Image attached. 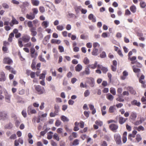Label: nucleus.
<instances>
[{
    "instance_id": "1",
    "label": "nucleus",
    "mask_w": 146,
    "mask_h": 146,
    "mask_svg": "<svg viewBox=\"0 0 146 146\" xmlns=\"http://www.w3.org/2000/svg\"><path fill=\"white\" fill-rule=\"evenodd\" d=\"M33 14L30 13V14H27L26 15V17L29 20H33L35 18V15L37 14L38 12V10L37 8H34L32 9Z\"/></svg>"
},
{
    "instance_id": "2",
    "label": "nucleus",
    "mask_w": 146,
    "mask_h": 146,
    "mask_svg": "<svg viewBox=\"0 0 146 146\" xmlns=\"http://www.w3.org/2000/svg\"><path fill=\"white\" fill-rule=\"evenodd\" d=\"M35 89L39 94H41L44 93L45 91V89L43 87L38 85L35 86Z\"/></svg>"
},
{
    "instance_id": "3",
    "label": "nucleus",
    "mask_w": 146,
    "mask_h": 146,
    "mask_svg": "<svg viewBox=\"0 0 146 146\" xmlns=\"http://www.w3.org/2000/svg\"><path fill=\"white\" fill-rule=\"evenodd\" d=\"M114 138L117 144L120 145L121 144V136L119 134L115 133L114 134Z\"/></svg>"
},
{
    "instance_id": "4",
    "label": "nucleus",
    "mask_w": 146,
    "mask_h": 146,
    "mask_svg": "<svg viewBox=\"0 0 146 146\" xmlns=\"http://www.w3.org/2000/svg\"><path fill=\"white\" fill-rule=\"evenodd\" d=\"M110 129L114 132L117 131V129L118 128V126L117 124L112 123L109 126Z\"/></svg>"
},
{
    "instance_id": "5",
    "label": "nucleus",
    "mask_w": 146,
    "mask_h": 146,
    "mask_svg": "<svg viewBox=\"0 0 146 146\" xmlns=\"http://www.w3.org/2000/svg\"><path fill=\"white\" fill-rule=\"evenodd\" d=\"M3 62L4 64L9 65L13 63L12 60L9 57H5L4 58Z\"/></svg>"
},
{
    "instance_id": "6",
    "label": "nucleus",
    "mask_w": 146,
    "mask_h": 146,
    "mask_svg": "<svg viewBox=\"0 0 146 146\" xmlns=\"http://www.w3.org/2000/svg\"><path fill=\"white\" fill-rule=\"evenodd\" d=\"M88 79L87 82L89 84L90 87H94L95 84L94 79L92 77L89 78Z\"/></svg>"
},
{
    "instance_id": "7",
    "label": "nucleus",
    "mask_w": 146,
    "mask_h": 146,
    "mask_svg": "<svg viewBox=\"0 0 146 146\" xmlns=\"http://www.w3.org/2000/svg\"><path fill=\"white\" fill-rule=\"evenodd\" d=\"M30 39V36L27 35H25L23 36L21 38H20V39H21L23 42L25 43L28 42Z\"/></svg>"
},
{
    "instance_id": "8",
    "label": "nucleus",
    "mask_w": 146,
    "mask_h": 146,
    "mask_svg": "<svg viewBox=\"0 0 146 146\" xmlns=\"http://www.w3.org/2000/svg\"><path fill=\"white\" fill-rule=\"evenodd\" d=\"M4 94L6 101L8 103H10L11 95L8 94L7 91L5 92Z\"/></svg>"
},
{
    "instance_id": "9",
    "label": "nucleus",
    "mask_w": 146,
    "mask_h": 146,
    "mask_svg": "<svg viewBox=\"0 0 146 146\" xmlns=\"http://www.w3.org/2000/svg\"><path fill=\"white\" fill-rule=\"evenodd\" d=\"M137 131L134 130L132 132V133L129 134L128 135V138L130 141H132L133 139L132 137L134 138L135 136V135L137 134Z\"/></svg>"
},
{
    "instance_id": "10",
    "label": "nucleus",
    "mask_w": 146,
    "mask_h": 146,
    "mask_svg": "<svg viewBox=\"0 0 146 146\" xmlns=\"http://www.w3.org/2000/svg\"><path fill=\"white\" fill-rule=\"evenodd\" d=\"M27 111L29 115H30L31 114H35L36 113V110L32 109L31 106H29L28 107Z\"/></svg>"
},
{
    "instance_id": "11",
    "label": "nucleus",
    "mask_w": 146,
    "mask_h": 146,
    "mask_svg": "<svg viewBox=\"0 0 146 146\" xmlns=\"http://www.w3.org/2000/svg\"><path fill=\"white\" fill-rule=\"evenodd\" d=\"M5 69L9 70L12 73L15 74H16V72L15 70H14V68L10 66H6L5 67Z\"/></svg>"
},
{
    "instance_id": "12",
    "label": "nucleus",
    "mask_w": 146,
    "mask_h": 146,
    "mask_svg": "<svg viewBox=\"0 0 146 146\" xmlns=\"http://www.w3.org/2000/svg\"><path fill=\"white\" fill-rule=\"evenodd\" d=\"M127 120V118H124L121 116H120L118 119L119 123L120 124L122 125Z\"/></svg>"
},
{
    "instance_id": "13",
    "label": "nucleus",
    "mask_w": 146,
    "mask_h": 146,
    "mask_svg": "<svg viewBox=\"0 0 146 146\" xmlns=\"http://www.w3.org/2000/svg\"><path fill=\"white\" fill-rule=\"evenodd\" d=\"M36 29L35 27H33L31 28L29 30L31 32V35L33 36H35L37 35V33L36 31Z\"/></svg>"
},
{
    "instance_id": "14",
    "label": "nucleus",
    "mask_w": 146,
    "mask_h": 146,
    "mask_svg": "<svg viewBox=\"0 0 146 146\" xmlns=\"http://www.w3.org/2000/svg\"><path fill=\"white\" fill-rule=\"evenodd\" d=\"M6 80V77L4 72H2L0 73V81L3 82Z\"/></svg>"
},
{
    "instance_id": "15",
    "label": "nucleus",
    "mask_w": 146,
    "mask_h": 146,
    "mask_svg": "<svg viewBox=\"0 0 146 146\" xmlns=\"http://www.w3.org/2000/svg\"><path fill=\"white\" fill-rule=\"evenodd\" d=\"M127 133L126 131L124 132L123 134L122 137V141L124 143H125L127 141Z\"/></svg>"
},
{
    "instance_id": "16",
    "label": "nucleus",
    "mask_w": 146,
    "mask_h": 146,
    "mask_svg": "<svg viewBox=\"0 0 146 146\" xmlns=\"http://www.w3.org/2000/svg\"><path fill=\"white\" fill-rule=\"evenodd\" d=\"M82 66L80 64H78L75 67V70L76 72H79L82 69Z\"/></svg>"
},
{
    "instance_id": "17",
    "label": "nucleus",
    "mask_w": 146,
    "mask_h": 146,
    "mask_svg": "<svg viewBox=\"0 0 146 146\" xmlns=\"http://www.w3.org/2000/svg\"><path fill=\"white\" fill-rule=\"evenodd\" d=\"M127 89L128 90L131 94L135 95L136 92L135 91L133 90V88L131 87H128L127 88Z\"/></svg>"
},
{
    "instance_id": "18",
    "label": "nucleus",
    "mask_w": 146,
    "mask_h": 146,
    "mask_svg": "<svg viewBox=\"0 0 146 146\" xmlns=\"http://www.w3.org/2000/svg\"><path fill=\"white\" fill-rule=\"evenodd\" d=\"M82 8V7L80 6H75L74 7V9L76 14H78L79 13L80 11H81Z\"/></svg>"
},
{
    "instance_id": "19",
    "label": "nucleus",
    "mask_w": 146,
    "mask_h": 146,
    "mask_svg": "<svg viewBox=\"0 0 146 146\" xmlns=\"http://www.w3.org/2000/svg\"><path fill=\"white\" fill-rule=\"evenodd\" d=\"M134 129L136 130L139 132L141 131H143L145 130L144 127L141 125H139L138 127H134Z\"/></svg>"
},
{
    "instance_id": "20",
    "label": "nucleus",
    "mask_w": 146,
    "mask_h": 146,
    "mask_svg": "<svg viewBox=\"0 0 146 146\" xmlns=\"http://www.w3.org/2000/svg\"><path fill=\"white\" fill-rule=\"evenodd\" d=\"M116 110L115 106H111L109 109V112L110 113H114Z\"/></svg>"
},
{
    "instance_id": "21",
    "label": "nucleus",
    "mask_w": 146,
    "mask_h": 146,
    "mask_svg": "<svg viewBox=\"0 0 146 146\" xmlns=\"http://www.w3.org/2000/svg\"><path fill=\"white\" fill-rule=\"evenodd\" d=\"M88 19L89 20H92L93 22H95L96 21V19L94 17V15L92 14H90L88 15Z\"/></svg>"
},
{
    "instance_id": "22",
    "label": "nucleus",
    "mask_w": 146,
    "mask_h": 146,
    "mask_svg": "<svg viewBox=\"0 0 146 146\" xmlns=\"http://www.w3.org/2000/svg\"><path fill=\"white\" fill-rule=\"evenodd\" d=\"M122 94H118V97L116 98V100L119 102H123L124 101V99L121 97Z\"/></svg>"
},
{
    "instance_id": "23",
    "label": "nucleus",
    "mask_w": 146,
    "mask_h": 146,
    "mask_svg": "<svg viewBox=\"0 0 146 146\" xmlns=\"http://www.w3.org/2000/svg\"><path fill=\"white\" fill-rule=\"evenodd\" d=\"M106 98L108 100L110 101H112L113 100L114 97L110 93H108L106 95Z\"/></svg>"
},
{
    "instance_id": "24",
    "label": "nucleus",
    "mask_w": 146,
    "mask_h": 146,
    "mask_svg": "<svg viewBox=\"0 0 146 146\" xmlns=\"http://www.w3.org/2000/svg\"><path fill=\"white\" fill-rule=\"evenodd\" d=\"M33 5L34 6H38L40 3L39 1L38 0H33L31 2Z\"/></svg>"
},
{
    "instance_id": "25",
    "label": "nucleus",
    "mask_w": 146,
    "mask_h": 146,
    "mask_svg": "<svg viewBox=\"0 0 146 146\" xmlns=\"http://www.w3.org/2000/svg\"><path fill=\"white\" fill-rule=\"evenodd\" d=\"M46 74V71H44L43 73L40 74L39 76V79H40L44 80L45 77V75Z\"/></svg>"
},
{
    "instance_id": "26",
    "label": "nucleus",
    "mask_w": 146,
    "mask_h": 146,
    "mask_svg": "<svg viewBox=\"0 0 146 146\" xmlns=\"http://www.w3.org/2000/svg\"><path fill=\"white\" fill-rule=\"evenodd\" d=\"M106 106H104L101 108L102 114V115H104L106 113V111H105L106 109Z\"/></svg>"
},
{
    "instance_id": "27",
    "label": "nucleus",
    "mask_w": 146,
    "mask_h": 146,
    "mask_svg": "<svg viewBox=\"0 0 146 146\" xmlns=\"http://www.w3.org/2000/svg\"><path fill=\"white\" fill-rule=\"evenodd\" d=\"M131 104L133 105L137 106H139L141 104L140 102H137V100H134L131 102Z\"/></svg>"
},
{
    "instance_id": "28",
    "label": "nucleus",
    "mask_w": 146,
    "mask_h": 146,
    "mask_svg": "<svg viewBox=\"0 0 146 146\" xmlns=\"http://www.w3.org/2000/svg\"><path fill=\"white\" fill-rule=\"evenodd\" d=\"M14 34L13 33H11L9 35L8 40L9 42H11L13 40V38L14 37Z\"/></svg>"
},
{
    "instance_id": "29",
    "label": "nucleus",
    "mask_w": 146,
    "mask_h": 146,
    "mask_svg": "<svg viewBox=\"0 0 146 146\" xmlns=\"http://www.w3.org/2000/svg\"><path fill=\"white\" fill-rule=\"evenodd\" d=\"M132 68L134 72L135 73H139L141 71V70L139 68H136L135 65H133L132 66Z\"/></svg>"
},
{
    "instance_id": "30",
    "label": "nucleus",
    "mask_w": 146,
    "mask_h": 146,
    "mask_svg": "<svg viewBox=\"0 0 146 146\" xmlns=\"http://www.w3.org/2000/svg\"><path fill=\"white\" fill-rule=\"evenodd\" d=\"M123 75L121 77V78L123 80H124L126 78V77L128 75V73L125 70L123 72Z\"/></svg>"
},
{
    "instance_id": "31",
    "label": "nucleus",
    "mask_w": 146,
    "mask_h": 146,
    "mask_svg": "<svg viewBox=\"0 0 146 146\" xmlns=\"http://www.w3.org/2000/svg\"><path fill=\"white\" fill-rule=\"evenodd\" d=\"M130 10L133 13H135L136 11V7L135 5H133L130 7Z\"/></svg>"
},
{
    "instance_id": "32",
    "label": "nucleus",
    "mask_w": 146,
    "mask_h": 146,
    "mask_svg": "<svg viewBox=\"0 0 146 146\" xmlns=\"http://www.w3.org/2000/svg\"><path fill=\"white\" fill-rule=\"evenodd\" d=\"M49 23L47 21H43L41 23V25L44 28H47L48 26Z\"/></svg>"
},
{
    "instance_id": "33",
    "label": "nucleus",
    "mask_w": 146,
    "mask_h": 146,
    "mask_svg": "<svg viewBox=\"0 0 146 146\" xmlns=\"http://www.w3.org/2000/svg\"><path fill=\"white\" fill-rule=\"evenodd\" d=\"M137 117V115L135 113L132 112L131 113L130 118L134 120Z\"/></svg>"
},
{
    "instance_id": "34",
    "label": "nucleus",
    "mask_w": 146,
    "mask_h": 146,
    "mask_svg": "<svg viewBox=\"0 0 146 146\" xmlns=\"http://www.w3.org/2000/svg\"><path fill=\"white\" fill-rule=\"evenodd\" d=\"M51 43L52 44H59L61 43V41L59 40H56L54 39H52L51 40Z\"/></svg>"
},
{
    "instance_id": "35",
    "label": "nucleus",
    "mask_w": 146,
    "mask_h": 146,
    "mask_svg": "<svg viewBox=\"0 0 146 146\" xmlns=\"http://www.w3.org/2000/svg\"><path fill=\"white\" fill-rule=\"evenodd\" d=\"M13 127V124L11 123L7 124L5 126V128L6 129H11Z\"/></svg>"
},
{
    "instance_id": "36",
    "label": "nucleus",
    "mask_w": 146,
    "mask_h": 146,
    "mask_svg": "<svg viewBox=\"0 0 146 146\" xmlns=\"http://www.w3.org/2000/svg\"><path fill=\"white\" fill-rule=\"evenodd\" d=\"M97 62L96 61L94 64L88 65V67L92 69H95L97 67Z\"/></svg>"
},
{
    "instance_id": "37",
    "label": "nucleus",
    "mask_w": 146,
    "mask_h": 146,
    "mask_svg": "<svg viewBox=\"0 0 146 146\" xmlns=\"http://www.w3.org/2000/svg\"><path fill=\"white\" fill-rule=\"evenodd\" d=\"M142 138L139 134H137L136 136L135 139L137 142H139L142 140Z\"/></svg>"
},
{
    "instance_id": "38",
    "label": "nucleus",
    "mask_w": 146,
    "mask_h": 146,
    "mask_svg": "<svg viewBox=\"0 0 146 146\" xmlns=\"http://www.w3.org/2000/svg\"><path fill=\"white\" fill-rule=\"evenodd\" d=\"M79 144V140L78 139H75L73 141L72 145L70 144V146L77 145Z\"/></svg>"
},
{
    "instance_id": "39",
    "label": "nucleus",
    "mask_w": 146,
    "mask_h": 146,
    "mask_svg": "<svg viewBox=\"0 0 146 146\" xmlns=\"http://www.w3.org/2000/svg\"><path fill=\"white\" fill-rule=\"evenodd\" d=\"M98 49L96 48H93L92 52V54L93 55L97 56L98 55Z\"/></svg>"
},
{
    "instance_id": "40",
    "label": "nucleus",
    "mask_w": 146,
    "mask_h": 146,
    "mask_svg": "<svg viewBox=\"0 0 146 146\" xmlns=\"http://www.w3.org/2000/svg\"><path fill=\"white\" fill-rule=\"evenodd\" d=\"M54 113L58 114L59 110V108L58 105L57 104H55L54 105Z\"/></svg>"
},
{
    "instance_id": "41",
    "label": "nucleus",
    "mask_w": 146,
    "mask_h": 146,
    "mask_svg": "<svg viewBox=\"0 0 146 146\" xmlns=\"http://www.w3.org/2000/svg\"><path fill=\"white\" fill-rule=\"evenodd\" d=\"M83 74L86 75L89 74L90 73V69L89 68H85V70L83 72Z\"/></svg>"
},
{
    "instance_id": "42",
    "label": "nucleus",
    "mask_w": 146,
    "mask_h": 146,
    "mask_svg": "<svg viewBox=\"0 0 146 146\" xmlns=\"http://www.w3.org/2000/svg\"><path fill=\"white\" fill-rule=\"evenodd\" d=\"M145 78V76L142 74V75L140 78L139 79V81L141 84H144V81L142 80H144Z\"/></svg>"
},
{
    "instance_id": "43",
    "label": "nucleus",
    "mask_w": 146,
    "mask_h": 146,
    "mask_svg": "<svg viewBox=\"0 0 146 146\" xmlns=\"http://www.w3.org/2000/svg\"><path fill=\"white\" fill-rule=\"evenodd\" d=\"M53 134V132L51 131H50L48 133L47 138L48 139H51L52 137V135Z\"/></svg>"
},
{
    "instance_id": "44",
    "label": "nucleus",
    "mask_w": 146,
    "mask_h": 146,
    "mask_svg": "<svg viewBox=\"0 0 146 146\" xmlns=\"http://www.w3.org/2000/svg\"><path fill=\"white\" fill-rule=\"evenodd\" d=\"M13 23V24L17 25L18 24L19 22L17 21L16 19L13 16L12 17V20L11 21Z\"/></svg>"
},
{
    "instance_id": "45",
    "label": "nucleus",
    "mask_w": 146,
    "mask_h": 146,
    "mask_svg": "<svg viewBox=\"0 0 146 146\" xmlns=\"http://www.w3.org/2000/svg\"><path fill=\"white\" fill-rule=\"evenodd\" d=\"M144 121V119H143V120L141 119L139 121H137L134 123V124L135 125H137L141 124L142 122Z\"/></svg>"
},
{
    "instance_id": "46",
    "label": "nucleus",
    "mask_w": 146,
    "mask_h": 146,
    "mask_svg": "<svg viewBox=\"0 0 146 146\" xmlns=\"http://www.w3.org/2000/svg\"><path fill=\"white\" fill-rule=\"evenodd\" d=\"M53 139L55 140H56L58 141L60 140V138L58 135L56 133H55L53 135Z\"/></svg>"
},
{
    "instance_id": "47",
    "label": "nucleus",
    "mask_w": 146,
    "mask_h": 146,
    "mask_svg": "<svg viewBox=\"0 0 146 146\" xmlns=\"http://www.w3.org/2000/svg\"><path fill=\"white\" fill-rule=\"evenodd\" d=\"M140 5L141 8H143L146 6V3L144 1H141L140 3Z\"/></svg>"
},
{
    "instance_id": "48",
    "label": "nucleus",
    "mask_w": 146,
    "mask_h": 146,
    "mask_svg": "<svg viewBox=\"0 0 146 146\" xmlns=\"http://www.w3.org/2000/svg\"><path fill=\"white\" fill-rule=\"evenodd\" d=\"M61 119L64 122H68L69 121V119L66 117L64 115L61 116Z\"/></svg>"
},
{
    "instance_id": "49",
    "label": "nucleus",
    "mask_w": 146,
    "mask_h": 146,
    "mask_svg": "<svg viewBox=\"0 0 146 146\" xmlns=\"http://www.w3.org/2000/svg\"><path fill=\"white\" fill-rule=\"evenodd\" d=\"M110 92L113 95H115L116 91L114 88H111L110 89Z\"/></svg>"
},
{
    "instance_id": "50",
    "label": "nucleus",
    "mask_w": 146,
    "mask_h": 146,
    "mask_svg": "<svg viewBox=\"0 0 146 146\" xmlns=\"http://www.w3.org/2000/svg\"><path fill=\"white\" fill-rule=\"evenodd\" d=\"M93 46L94 48H95L96 47L99 48L100 45L97 42H94L93 44Z\"/></svg>"
},
{
    "instance_id": "51",
    "label": "nucleus",
    "mask_w": 146,
    "mask_h": 146,
    "mask_svg": "<svg viewBox=\"0 0 146 146\" xmlns=\"http://www.w3.org/2000/svg\"><path fill=\"white\" fill-rule=\"evenodd\" d=\"M35 49L34 48H32L30 50V52L31 54V56L33 57L34 56V54L35 52Z\"/></svg>"
},
{
    "instance_id": "52",
    "label": "nucleus",
    "mask_w": 146,
    "mask_h": 146,
    "mask_svg": "<svg viewBox=\"0 0 146 146\" xmlns=\"http://www.w3.org/2000/svg\"><path fill=\"white\" fill-rule=\"evenodd\" d=\"M89 60L88 59L87 57H85L84 58L83 60V62L85 64H88L89 63Z\"/></svg>"
},
{
    "instance_id": "53",
    "label": "nucleus",
    "mask_w": 146,
    "mask_h": 146,
    "mask_svg": "<svg viewBox=\"0 0 146 146\" xmlns=\"http://www.w3.org/2000/svg\"><path fill=\"white\" fill-rule=\"evenodd\" d=\"M36 63V62L33 60L32 64H31V68L32 70H34L36 68L35 67Z\"/></svg>"
},
{
    "instance_id": "54",
    "label": "nucleus",
    "mask_w": 146,
    "mask_h": 146,
    "mask_svg": "<svg viewBox=\"0 0 146 146\" xmlns=\"http://www.w3.org/2000/svg\"><path fill=\"white\" fill-rule=\"evenodd\" d=\"M95 123L98 125L100 126H102L103 125L102 122L99 120H98L96 121H95Z\"/></svg>"
},
{
    "instance_id": "55",
    "label": "nucleus",
    "mask_w": 146,
    "mask_h": 146,
    "mask_svg": "<svg viewBox=\"0 0 146 146\" xmlns=\"http://www.w3.org/2000/svg\"><path fill=\"white\" fill-rule=\"evenodd\" d=\"M136 62V65H135L136 67H137L139 68H142V67L143 66L141 64L137 61Z\"/></svg>"
},
{
    "instance_id": "56",
    "label": "nucleus",
    "mask_w": 146,
    "mask_h": 146,
    "mask_svg": "<svg viewBox=\"0 0 146 146\" xmlns=\"http://www.w3.org/2000/svg\"><path fill=\"white\" fill-rule=\"evenodd\" d=\"M0 114L1 117L3 118H6L7 116V113L4 112H1Z\"/></svg>"
},
{
    "instance_id": "57",
    "label": "nucleus",
    "mask_w": 146,
    "mask_h": 146,
    "mask_svg": "<svg viewBox=\"0 0 146 146\" xmlns=\"http://www.w3.org/2000/svg\"><path fill=\"white\" fill-rule=\"evenodd\" d=\"M38 58L40 61L42 62H44L45 63L46 62V60H45L44 58L42 57V55H39L38 56Z\"/></svg>"
},
{
    "instance_id": "58",
    "label": "nucleus",
    "mask_w": 146,
    "mask_h": 146,
    "mask_svg": "<svg viewBox=\"0 0 146 146\" xmlns=\"http://www.w3.org/2000/svg\"><path fill=\"white\" fill-rule=\"evenodd\" d=\"M64 27L62 25H58L56 27V29L58 31H61L64 29Z\"/></svg>"
},
{
    "instance_id": "59",
    "label": "nucleus",
    "mask_w": 146,
    "mask_h": 146,
    "mask_svg": "<svg viewBox=\"0 0 146 146\" xmlns=\"http://www.w3.org/2000/svg\"><path fill=\"white\" fill-rule=\"evenodd\" d=\"M101 70L102 71V72L105 74H106L108 71L107 68L104 66L102 68Z\"/></svg>"
},
{
    "instance_id": "60",
    "label": "nucleus",
    "mask_w": 146,
    "mask_h": 146,
    "mask_svg": "<svg viewBox=\"0 0 146 146\" xmlns=\"http://www.w3.org/2000/svg\"><path fill=\"white\" fill-rule=\"evenodd\" d=\"M58 49L59 52H64V48L62 46H59L58 47Z\"/></svg>"
},
{
    "instance_id": "61",
    "label": "nucleus",
    "mask_w": 146,
    "mask_h": 146,
    "mask_svg": "<svg viewBox=\"0 0 146 146\" xmlns=\"http://www.w3.org/2000/svg\"><path fill=\"white\" fill-rule=\"evenodd\" d=\"M17 138V136L15 134H13L11 135L9 137L11 139H15Z\"/></svg>"
},
{
    "instance_id": "62",
    "label": "nucleus",
    "mask_w": 146,
    "mask_h": 146,
    "mask_svg": "<svg viewBox=\"0 0 146 146\" xmlns=\"http://www.w3.org/2000/svg\"><path fill=\"white\" fill-rule=\"evenodd\" d=\"M21 39H20V38L18 40V44L20 47L21 48L23 46V44L22 43V41Z\"/></svg>"
},
{
    "instance_id": "63",
    "label": "nucleus",
    "mask_w": 146,
    "mask_h": 146,
    "mask_svg": "<svg viewBox=\"0 0 146 146\" xmlns=\"http://www.w3.org/2000/svg\"><path fill=\"white\" fill-rule=\"evenodd\" d=\"M90 94V92L88 90H86L84 93V96L85 97L88 96Z\"/></svg>"
},
{
    "instance_id": "64",
    "label": "nucleus",
    "mask_w": 146,
    "mask_h": 146,
    "mask_svg": "<svg viewBox=\"0 0 146 146\" xmlns=\"http://www.w3.org/2000/svg\"><path fill=\"white\" fill-rule=\"evenodd\" d=\"M61 122L58 120H56L55 123V125L56 127H58L60 125Z\"/></svg>"
}]
</instances>
